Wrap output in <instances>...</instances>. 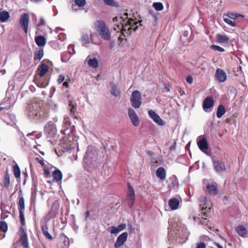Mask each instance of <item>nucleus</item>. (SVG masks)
Here are the masks:
<instances>
[{"mask_svg": "<svg viewBox=\"0 0 248 248\" xmlns=\"http://www.w3.org/2000/svg\"><path fill=\"white\" fill-rule=\"evenodd\" d=\"M20 194L18 196V202L17 203L18 208L19 212V218L22 226L19 228V239L21 245L24 248H29L28 238L27 232L23 228V226L25 224V220L24 215L25 209V201L22 195V191L20 189L19 191Z\"/></svg>", "mask_w": 248, "mask_h": 248, "instance_id": "1", "label": "nucleus"}, {"mask_svg": "<svg viewBox=\"0 0 248 248\" xmlns=\"http://www.w3.org/2000/svg\"><path fill=\"white\" fill-rule=\"evenodd\" d=\"M95 28L99 36L104 40H109L111 33L106 23L103 20H97L95 23Z\"/></svg>", "mask_w": 248, "mask_h": 248, "instance_id": "2", "label": "nucleus"}, {"mask_svg": "<svg viewBox=\"0 0 248 248\" xmlns=\"http://www.w3.org/2000/svg\"><path fill=\"white\" fill-rule=\"evenodd\" d=\"M206 199L205 197L201 198L200 199V207L202 208V211L201 217L202 220L201 221V223L202 225H208V220H207V218L209 217L210 214V210L211 208H207V206L206 205Z\"/></svg>", "mask_w": 248, "mask_h": 248, "instance_id": "3", "label": "nucleus"}, {"mask_svg": "<svg viewBox=\"0 0 248 248\" xmlns=\"http://www.w3.org/2000/svg\"><path fill=\"white\" fill-rule=\"evenodd\" d=\"M130 101L135 108H139L141 104V94L139 91H134L131 94Z\"/></svg>", "mask_w": 248, "mask_h": 248, "instance_id": "4", "label": "nucleus"}, {"mask_svg": "<svg viewBox=\"0 0 248 248\" xmlns=\"http://www.w3.org/2000/svg\"><path fill=\"white\" fill-rule=\"evenodd\" d=\"M44 132L47 137H54L57 133L55 124L52 121L48 122L45 126Z\"/></svg>", "mask_w": 248, "mask_h": 248, "instance_id": "5", "label": "nucleus"}, {"mask_svg": "<svg viewBox=\"0 0 248 248\" xmlns=\"http://www.w3.org/2000/svg\"><path fill=\"white\" fill-rule=\"evenodd\" d=\"M137 23L136 22L132 19H124L123 22V34L126 31H129L130 33L131 32V30L135 31L137 28V26L134 27V26L136 25Z\"/></svg>", "mask_w": 248, "mask_h": 248, "instance_id": "6", "label": "nucleus"}, {"mask_svg": "<svg viewBox=\"0 0 248 248\" xmlns=\"http://www.w3.org/2000/svg\"><path fill=\"white\" fill-rule=\"evenodd\" d=\"M29 19V15L28 13H24L20 17L19 24L23 28L25 33L28 32Z\"/></svg>", "mask_w": 248, "mask_h": 248, "instance_id": "7", "label": "nucleus"}, {"mask_svg": "<svg viewBox=\"0 0 248 248\" xmlns=\"http://www.w3.org/2000/svg\"><path fill=\"white\" fill-rule=\"evenodd\" d=\"M214 100L212 96H208L206 97L202 103V108L203 110L206 112H210L211 110L209 109L212 108L214 106Z\"/></svg>", "mask_w": 248, "mask_h": 248, "instance_id": "8", "label": "nucleus"}, {"mask_svg": "<svg viewBox=\"0 0 248 248\" xmlns=\"http://www.w3.org/2000/svg\"><path fill=\"white\" fill-rule=\"evenodd\" d=\"M135 193L132 186L129 184L128 192L127 195V205L129 207H131L135 202Z\"/></svg>", "mask_w": 248, "mask_h": 248, "instance_id": "9", "label": "nucleus"}, {"mask_svg": "<svg viewBox=\"0 0 248 248\" xmlns=\"http://www.w3.org/2000/svg\"><path fill=\"white\" fill-rule=\"evenodd\" d=\"M128 114L133 124L135 126H138L140 124V121L134 109L129 108L128 109Z\"/></svg>", "mask_w": 248, "mask_h": 248, "instance_id": "10", "label": "nucleus"}, {"mask_svg": "<svg viewBox=\"0 0 248 248\" xmlns=\"http://www.w3.org/2000/svg\"><path fill=\"white\" fill-rule=\"evenodd\" d=\"M113 22L115 23L114 30L117 32L121 31L123 33V22L124 19L122 16L119 17L115 16L113 18Z\"/></svg>", "mask_w": 248, "mask_h": 248, "instance_id": "11", "label": "nucleus"}, {"mask_svg": "<svg viewBox=\"0 0 248 248\" xmlns=\"http://www.w3.org/2000/svg\"><path fill=\"white\" fill-rule=\"evenodd\" d=\"M48 110L46 108L42 107L40 108L39 109L35 111V115L38 119L45 120L48 117Z\"/></svg>", "mask_w": 248, "mask_h": 248, "instance_id": "12", "label": "nucleus"}, {"mask_svg": "<svg viewBox=\"0 0 248 248\" xmlns=\"http://www.w3.org/2000/svg\"><path fill=\"white\" fill-rule=\"evenodd\" d=\"M216 79L219 82H223L227 79V75L226 73L221 69L217 68L215 73Z\"/></svg>", "mask_w": 248, "mask_h": 248, "instance_id": "13", "label": "nucleus"}, {"mask_svg": "<svg viewBox=\"0 0 248 248\" xmlns=\"http://www.w3.org/2000/svg\"><path fill=\"white\" fill-rule=\"evenodd\" d=\"M128 234L126 232H124L120 235L117 238L115 243V247L118 248L120 247L124 243L127 238Z\"/></svg>", "mask_w": 248, "mask_h": 248, "instance_id": "14", "label": "nucleus"}, {"mask_svg": "<svg viewBox=\"0 0 248 248\" xmlns=\"http://www.w3.org/2000/svg\"><path fill=\"white\" fill-rule=\"evenodd\" d=\"M33 82L39 88H45L48 84V81L46 78H43L40 77L39 78L36 77Z\"/></svg>", "mask_w": 248, "mask_h": 248, "instance_id": "15", "label": "nucleus"}, {"mask_svg": "<svg viewBox=\"0 0 248 248\" xmlns=\"http://www.w3.org/2000/svg\"><path fill=\"white\" fill-rule=\"evenodd\" d=\"M48 66L45 63L40 65L36 70V73L40 77H43L48 71Z\"/></svg>", "mask_w": 248, "mask_h": 248, "instance_id": "16", "label": "nucleus"}, {"mask_svg": "<svg viewBox=\"0 0 248 248\" xmlns=\"http://www.w3.org/2000/svg\"><path fill=\"white\" fill-rule=\"evenodd\" d=\"M197 145L199 149L204 153L208 149L207 140L204 138L199 139L197 141Z\"/></svg>", "mask_w": 248, "mask_h": 248, "instance_id": "17", "label": "nucleus"}, {"mask_svg": "<svg viewBox=\"0 0 248 248\" xmlns=\"http://www.w3.org/2000/svg\"><path fill=\"white\" fill-rule=\"evenodd\" d=\"M148 114L150 117L159 125H162L164 124L163 121L160 116L153 110H150L148 111Z\"/></svg>", "mask_w": 248, "mask_h": 248, "instance_id": "18", "label": "nucleus"}, {"mask_svg": "<svg viewBox=\"0 0 248 248\" xmlns=\"http://www.w3.org/2000/svg\"><path fill=\"white\" fill-rule=\"evenodd\" d=\"M213 165L215 170L217 172H222L226 170L225 164L222 161L213 160Z\"/></svg>", "mask_w": 248, "mask_h": 248, "instance_id": "19", "label": "nucleus"}, {"mask_svg": "<svg viewBox=\"0 0 248 248\" xmlns=\"http://www.w3.org/2000/svg\"><path fill=\"white\" fill-rule=\"evenodd\" d=\"M180 202L177 198H171L169 201V205L170 208L172 210H176L179 208Z\"/></svg>", "mask_w": 248, "mask_h": 248, "instance_id": "20", "label": "nucleus"}, {"mask_svg": "<svg viewBox=\"0 0 248 248\" xmlns=\"http://www.w3.org/2000/svg\"><path fill=\"white\" fill-rule=\"evenodd\" d=\"M216 41L220 44H227L229 42V38L226 35L217 34L216 36Z\"/></svg>", "mask_w": 248, "mask_h": 248, "instance_id": "21", "label": "nucleus"}, {"mask_svg": "<svg viewBox=\"0 0 248 248\" xmlns=\"http://www.w3.org/2000/svg\"><path fill=\"white\" fill-rule=\"evenodd\" d=\"M236 232L242 237H245L248 233L247 230L243 225H238L235 228Z\"/></svg>", "mask_w": 248, "mask_h": 248, "instance_id": "22", "label": "nucleus"}, {"mask_svg": "<svg viewBox=\"0 0 248 248\" xmlns=\"http://www.w3.org/2000/svg\"><path fill=\"white\" fill-rule=\"evenodd\" d=\"M52 176L54 181L57 182H61L62 178V174L60 170L56 169L53 171L52 172Z\"/></svg>", "mask_w": 248, "mask_h": 248, "instance_id": "23", "label": "nucleus"}, {"mask_svg": "<svg viewBox=\"0 0 248 248\" xmlns=\"http://www.w3.org/2000/svg\"><path fill=\"white\" fill-rule=\"evenodd\" d=\"M156 175L160 180H164L166 177V171L163 167L158 168L156 170Z\"/></svg>", "mask_w": 248, "mask_h": 248, "instance_id": "24", "label": "nucleus"}, {"mask_svg": "<svg viewBox=\"0 0 248 248\" xmlns=\"http://www.w3.org/2000/svg\"><path fill=\"white\" fill-rule=\"evenodd\" d=\"M3 182V187L5 188H8L10 184V175L8 169H6Z\"/></svg>", "mask_w": 248, "mask_h": 248, "instance_id": "25", "label": "nucleus"}, {"mask_svg": "<svg viewBox=\"0 0 248 248\" xmlns=\"http://www.w3.org/2000/svg\"><path fill=\"white\" fill-rule=\"evenodd\" d=\"M35 41L36 45L39 46H44L46 44V39L43 36H37L35 37Z\"/></svg>", "mask_w": 248, "mask_h": 248, "instance_id": "26", "label": "nucleus"}, {"mask_svg": "<svg viewBox=\"0 0 248 248\" xmlns=\"http://www.w3.org/2000/svg\"><path fill=\"white\" fill-rule=\"evenodd\" d=\"M110 86L111 87V90L110 91L111 94L115 96H119L120 95V91L117 88V85L113 82H111L110 83Z\"/></svg>", "mask_w": 248, "mask_h": 248, "instance_id": "27", "label": "nucleus"}, {"mask_svg": "<svg viewBox=\"0 0 248 248\" xmlns=\"http://www.w3.org/2000/svg\"><path fill=\"white\" fill-rule=\"evenodd\" d=\"M208 192L210 194L216 195L218 193L217 187L214 185H208L206 186Z\"/></svg>", "mask_w": 248, "mask_h": 248, "instance_id": "28", "label": "nucleus"}, {"mask_svg": "<svg viewBox=\"0 0 248 248\" xmlns=\"http://www.w3.org/2000/svg\"><path fill=\"white\" fill-rule=\"evenodd\" d=\"M41 230L43 235L46 238L49 240L53 239L52 236L49 234L48 232V227L46 225H43L41 227Z\"/></svg>", "mask_w": 248, "mask_h": 248, "instance_id": "29", "label": "nucleus"}, {"mask_svg": "<svg viewBox=\"0 0 248 248\" xmlns=\"http://www.w3.org/2000/svg\"><path fill=\"white\" fill-rule=\"evenodd\" d=\"M9 17L10 15L8 12L5 10L0 12V21L1 22L6 21Z\"/></svg>", "mask_w": 248, "mask_h": 248, "instance_id": "30", "label": "nucleus"}, {"mask_svg": "<svg viewBox=\"0 0 248 248\" xmlns=\"http://www.w3.org/2000/svg\"><path fill=\"white\" fill-rule=\"evenodd\" d=\"M69 107L70 109V111L71 114L74 116V118H77V117L75 115V113L77 110V105L76 103H73L71 101H69Z\"/></svg>", "mask_w": 248, "mask_h": 248, "instance_id": "31", "label": "nucleus"}, {"mask_svg": "<svg viewBox=\"0 0 248 248\" xmlns=\"http://www.w3.org/2000/svg\"><path fill=\"white\" fill-rule=\"evenodd\" d=\"M43 49H40L39 50L36 51L34 53V60L35 62H38L43 56Z\"/></svg>", "mask_w": 248, "mask_h": 248, "instance_id": "32", "label": "nucleus"}, {"mask_svg": "<svg viewBox=\"0 0 248 248\" xmlns=\"http://www.w3.org/2000/svg\"><path fill=\"white\" fill-rule=\"evenodd\" d=\"M226 110L225 107L222 105H219L217 108V116L218 118H220L225 113Z\"/></svg>", "mask_w": 248, "mask_h": 248, "instance_id": "33", "label": "nucleus"}, {"mask_svg": "<svg viewBox=\"0 0 248 248\" xmlns=\"http://www.w3.org/2000/svg\"><path fill=\"white\" fill-rule=\"evenodd\" d=\"M13 170L14 174L16 178H19L20 177V170L17 164H16L13 166Z\"/></svg>", "mask_w": 248, "mask_h": 248, "instance_id": "34", "label": "nucleus"}, {"mask_svg": "<svg viewBox=\"0 0 248 248\" xmlns=\"http://www.w3.org/2000/svg\"><path fill=\"white\" fill-rule=\"evenodd\" d=\"M88 64L93 68H96L98 67V62L96 58L90 59L88 61Z\"/></svg>", "mask_w": 248, "mask_h": 248, "instance_id": "35", "label": "nucleus"}, {"mask_svg": "<svg viewBox=\"0 0 248 248\" xmlns=\"http://www.w3.org/2000/svg\"><path fill=\"white\" fill-rule=\"evenodd\" d=\"M61 237L62 239L64 245V247H62V248H68L70 245L69 238L64 234H62Z\"/></svg>", "mask_w": 248, "mask_h": 248, "instance_id": "36", "label": "nucleus"}, {"mask_svg": "<svg viewBox=\"0 0 248 248\" xmlns=\"http://www.w3.org/2000/svg\"><path fill=\"white\" fill-rule=\"evenodd\" d=\"M153 7L156 11H161L163 9L164 6L163 4L160 2H155L153 4Z\"/></svg>", "mask_w": 248, "mask_h": 248, "instance_id": "37", "label": "nucleus"}, {"mask_svg": "<svg viewBox=\"0 0 248 248\" xmlns=\"http://www.w3.org/2000/svg\"><path fill=\"white\" fill-rule=\"evenodd\" d=\"M105 3L108 5H109L112 7H119V4L115 2L114 0H103Z\"/></svg>", "mask_w": 248, "mask_h": 248, "instance_id": "38", "label": "nucleus"}, {"mask_svg": "<svg viewBox=\"0 0 248 248\" xmlns=\"http://www.w3.org/2000/svg\"><path fill=\"white\" fill-rule=\"evenodd\" d=\"M0 230L4 233L7 232L8 230V225L4 221H0Z\"/></svg>", "mask_w": 248, "mask_h": 248, "instance_id": "39", "label": "nucleus"}, {"mask_svg": "<svg viewBox=\"0 0 248 248\" xmlns=\"http://www.w3.org/2000/svg\"><path fill=\"white\" fill-rule=\"evenodd\" d=\"M76 5L78 6L79 7H83L86 4V0H75Z\"/></svg>", "mask_w": 248, "mask_h": 248, "instance_id": "40", "label": "nucleus"}, {"mask_svg": "<svg viewBox=\"0 0 248 248\" xmlns=\"http://www.w3.org/2000/svg\"><path fill=\"white\" fill-rule=\"evenodd\" d=\"M82 42L84 45L90 43V38L88 35H84L82 37Z\"/></svg>", "mask_w": 248, "mask_h": 248, "instance_id": "41", "label": "nucleus"}, {"mask_svg": "<svg viewBox=\"0 0 248 248\" xmlns=\"http://www.w3.org/2000/svg\"><path fill=\"white\" fill-rule=\"evenodd\" d=\"M35 160L37 161L43 167L45 165V160L43 158L40 156L35 158Z\"/></svg>", "mask_w": 248, "mask_h": 248, "instance_id": "42", "label": "nucleus"}, {"mask_svg": "<svg viewBox=\"0 0 248 248\" xmlns=\"http://www.w3.org/2000/svg\"><path fill=\"white\" fill-rule=\"evenodd\" d=\"M211 48L213 49L214 50H216V51H218L219 52H224L225 51V49L223 48H222L218 46H216L215 45H212L211 46Z\"/></svg>", "mask_w": 248, "mask_h": 248, "instance_id": "43", "label": "nucleus"}, {"mask_svg": "<svg viewBox=\"0 0 248 248\" xmlns=\"http://www.w3.org/2000/svg\"><path fill=\"white\" fill-rule=\"evenodd\" d=\"M224 20L226 23H228L232 27H235L236 26L235 23L230 18H224Z\"/></svg>", "mask_w": 248, "mask_h": 248, "instance_id": "44", "label": "nucleus"}, {"mask_svg": "<svg viewBox=\"0 0 248 248\" xmlns=\"http://www.w3.org/2000/svg\"><path fill=\"white\" fill-rule=\"evenodd\" d=\"M65 79V76L63 74H61L59 76L57 79V83L58 84H61Z\"/></svg>", "mask_w": 248, "mask_h": 248, "instance_id": "45", "label": "nucleus"}, {"mask_svg": "<svg viewBox=\"0 0 248 248\" xmlns=\"http://www.w3.org/2000/svg\"><path fill=\"white\" fill-rule=\"evenodd\" d=\"M43 168L44 174L46 176L48 175L50 173L49 168L46 167V166H44Z\"/></svg>", "mask_w": 248, "mask_h": 248, "instance_id": "46", "label": "nucleus"}, {"mask_svg": "<svg viewBox=\"0 0 248 248\" xmlns=\"http://www.w3.org/2000/svg\"><path fill=\"white\" fill-rule=\"evenodd\" d=\"M110 232L111 234H116L119 232V230H118L117 227L111 226L110 227Z\"/></svg>", "mask_w": 248, "mask_h": 248, "instance_id": "47", "label": "nucleus"}, {"mask_svg": "<svg viewBox=\"0 0 248 248\" xmlns=\"http://www.w3.org/2000/svg\"><path fill=\"white\" fill-rule=\"evenodd\" d=\"M46 25V21L45 20L43 17H41L40 18V22L39 24H38L36 26L37 27H40L41 26L45 25Z\"/></svg>", "mask_w": 248, "mask_h": 248, "instance_id": "48", "label": "nucleus"}, {"mask_svg": "<svg viewBox=\"0 0 248 248\" xmlns=\"http://www.w3.org/2000/svg\"><path fill=\"white\" fill-rule=\"evenodd\" d=\"M126 227V224H121L118 226L117 229L119 230V232L124 230Z\"/></svg>", "mask_w": 248, "mask_h": 248, "instance_id": "49", "label": "nucleus"}, {"mask_svg": "<svg viewBox=\"0 0 248 248\" xmlns=\"http://www.w3.org/2000/svg\"><path fill=\"white\" fill-rule=\"evenodd\" d=\"M52 208H55V210H58L59 208V202L57 201H55L52 205Z\"/></svg>", "mask_w": 248, "mask_h": 248, "instance_id": "50", "label": "nucleus"}, {"mask_svg": "<svg viewBox=\"0 0 248 248\" xmlns=\"http://www.w3.org/2000/svg\"><path fill=\"white\" fill-rule=\"evenodd\" d=\"M186 81L187 83L191 84L193 81V78L191 76H188L186 78Z\"/></svg>", "mask_w": 248, "mask_h": 248, "instance_id": "51", "label": "nucleus"}, {"mask_svg": "<svg viewBox=\"0 0 248 248\" xmlns=\"http://www.w3.org/2000/svg\"><path fill=\"white\" fill-rule=\"evenodd\" d=\"M206 245L203 242H200L197 244L196 248H205Z\"/></svg>", "mask_w": 248, "mask_h": 248, "instance_id": "52", "label": "nucleus"}, {"mask_svg": "<svg viewBox=\"0 0 248 248\" xmlns=\"http://www.w3.org/2000/svg\"><path fill=\"white\" fill-rule=\"evenodd\" d=\"M63 86L65 87L66 88H68L69 86V83L67 81H64L63 83Z\"/></svg>", "mask_w": 248, "mask_h": 248, "instance_id": "53", "label": "nucleus"}, {"mask_svg": "<svg viewBox=\"0 0 248 248\" xmlns=\"http://www.w3.org/2000/svg\"><path fill=\"white\" fill-rule=\"evenodd\" d=\"M232 15V16H231V18H233V16L234 17H238V16H241V17H244V16L242 15H238V16H236V15H233L232 14H231Z\"/></svg>", "mask_w": 248, "mask_h": 248, "instance_id": "54", "label": "nucleus"}, {"mask_svg": "<svg viewBox=\"0 0 248 248\" xmlns=\"http://www.w3.org/2000/svg\"><path fill=\"white\" fill-rule=\"evenodd\" d=\"M86 218L87 219L90 216V212L89 211H86L85 213Z\"/></svg>", "mask_w": 248, "mask_h": 248, "instance_id": "55", "label": "nucleus"}, {"mask_svg": "<svg viewBox=\"0 0 248 248\" xmlns=\"http://www.w3.org/2000/svg\"><path fill=\"white\" fill-rule=\"evenodd\" d=\"M215 245L217 246V248H223L218 243H216Z\"/></svg>", "mask_w": 248, "mask_h": 248, "instance_id": "56", "label": "nucleus"}, {"mask_svg": "<svg viewBox=\"0 0 248 248\" xmlns=\"http://www.w3.org/2000/svg\"><path fill=\"white\" fill-rule=\"evenodd\" d=\"M5 236L4 234H3L1 233H0V239H2L3 238H4Z\"/></svg>", "mask_w": 248, "mask_h": 248, "instance_id": "57", "label": "nucleus"}, {"mask_svg": "<svg viewBox=\"0 0 248 248\" xmlns=\"http://www.w3.org/2000/svg\"><path fill=\"white\" fill-rule=\"evenodd\" d=\"M179 92L180 93L181 95H182L183 94H185V92L184 91L181 90L180 89V90L179 91Z\"/></svg>", "mask_w": 248, "mask_h": 248, "instance_id": "58", "label": "nucleus"}, {"mask_svg": "<svg viewBox=\"0 0 248 248\" xmlns=\"http://www.w3.org/2000/svg\"><path fill=\"white\" fill-rule=\"evenodd\" d=\"M165 89H166V90L167 91H170V87H169V86H166L165 87Z\"/></svg>", "mask_w": 248, "mask_h": 248, "instance_id": "59", "label": "nucleus"}, {"mask_svg": "<svg viewBox=\"0 0 248 248\" xmlns=\"http://www.w3.org/2000/svg\"><path fill=\"white\" fill-rule=\"evenodd\" d=\"M33 135V132H32L31 133H30V134H28L27 135V136H29V135Z\"/></svg>", "mask_w": 248, "mask_h": 248, "instance_id": "60", "label": "nucleus"}, {"mask_svg": "<svg viewBox=\"0 0 248 248\" xmlns=\"http://www.w3.org/2000/svg\"><path fill=\"white\" fill-rule=\"evenodd\" d=\"M61 133H63V134H64V132L63 131V130H61Z\"/></svg>", "mask_w": 248, "mask_h": 248, "instance_id": "61", "label": "nucleus"}, {"mask_svg": "<svg viewBox=\"0 0 248 248\" xmlns=\"http://www.w3.org/2000/svg\"><path fill=\"white\" fill-rule=\"evenodd\" d=\"M196 217H194V218H193V219H194V220L195 221H196Z\"/></svg>", "mask_w": 248, "mask_h": 248, "instance_id": "62", "label": "nucleus"}, {"mask_svg": "<svg viewBox=\"0 0 248 248\" xmlns=\"http://www.w3.org/2000/svg\"><path fill=\"white\" fill-rule=\"evenodd\" d=\"M72 7H73V8H74V5H72Z\"/></svg>", "mask_w": 248, "mask_h": 248, "instance_id": "63", "label": "nucleus"}]
</instances>
